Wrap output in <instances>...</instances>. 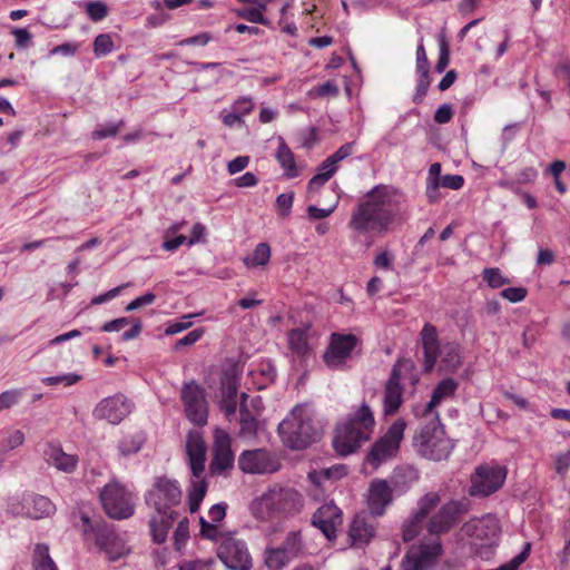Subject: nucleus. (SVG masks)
I'll list each match as a JSON object with an SVG mask.
<instances>
[{
	"instance_id": "nucleus-26",
	"label": "nucleus",
	"mask_w": 570,
	"mask_h": 570,
	"mask_svg": "<svg viewBox=\"0 0 570 570\" xmlns=\"http://www.w3.org/2000/svg\"><path fill=\"white\" fill-rule=\"evenodd\" d=\"M43 456L48 464L63 473L75 472L79 463L78 455L66 453L59 443H48Z\"/></svg>"
},
{
	"instance_id": "nucleus-10",
	"label": "nucleus",
	"mask_w": 570,
	"mask_h": 570,
	"mask_svg": "<svg viewBox=\"0 0 570 570\" xmlns=\"http://www.w3.org/2000/svg\"><path fill=\"white\" fill-rule=\"evenodd\" d=\"M184 414L196 426H204L208 420V402L205 390L196 381L187 382L180 391Z\"/></svg>"
},
{
	"instance_id": "nucleus-9",
	"label": "nucleus",
	"mask_w": 570,
	"mask_h": 570,
	"mask_svg": "<svg viewBox=\"0 0 570 570\" xmlns=\"http://www.w3.org/2000/svg\"><path fill=\"white\" fill-rule=\"evenodd\" d=\"M405 426L406 423L404 420H396L387 431L373 443L366 455L367 463L374 469H377L383 463L394 459L400 450Z\"/></svg>"
},
{
	"instance_id": "nucleus-17",
	"label": "nucleus",
	"mask_w": 570,
	"mask_h": 570,
	"mask_svg": "<svg viewBox=\"0 0 570 570\" xmlns=\"http://www.w3.org/2000/svg\"><path fill=\"white\" fill-rule=\"evenodd\" d=\"M440 539L429 544H421L417 549L410 550L401 562V570H429L442 554Z\"/></svg>"
},
{
	"instance_id": "nucleus-37",
	"label": "nucleus",
	"mask_w": 570,
	"mask_h": 570,
	"mask_svg": "<svg viewBox=\"0 0 570 570\" xmlns=\"http://www.w3.org/2000/svg\"><path fill=\"white\" fill-rule=\"evenodd\" d=\"M199 525H200L199 533H200L202 538L210 540V541L220 543L222 540L224 539V537L228 534V533H225L222 530H219L217 524L210 523L204 517L199 518Z\"/></svg>"
},
{
	"instance_id": "nucleus-55",
	"label": "nucleus",
	"mask_w": 570,
	"mask_h": 570,
	"mask_svg": "<svg viewBox=\"0 0 570 570\" xmlns=\"http://www.w3.org/2000/svg\"><path fill=\"white\" fill-rule=\"evenodd\" d=\"M156 295L151 292H148L139 297H136L132 299L127 306L125 307L126 312H132L136 311L142 306L150 305L155 302Z\"/></svg>"
},
{
	"instance_id": "nucleus-29",
	"label": "nucleus",
	"mask_w": 570,
	"mask_h": 570,
	"mask_svg": "<svg viewBox=\"0 0 570 570\" xmlns=\"http://www.w3.org/2000/svg\"><path fill=\"white\" fill-rule=\"evenodd\" d=\"M375 534L373 520L364 514L354 517L348 535L353 546L362 547L367 544Z\"/></svg>"
},
{
	"instance_id": "nucleus-61",
	"label": "nucleus",
	"mask_w": 570,
	"mask_h": 570,
	"mask_svg": "<svg viewBox=\"0 0 570 570\" xmlns=\"http://www.w3.org/2000/svg\"><path fill=\"white\" fill-rule=\"evenodd\" d=\"M227 504L224 502L214 504L208 511V518L210 523H219L226 515Z\"/></svg>"
},
{
	"instance_id": "nucleus-58",
	"label": "nucleus",
	"mask_w": 570,
	"mask_h": 570,
	"mask_svg": "<svg viewBox=\"0 0 570 570\" xmlns=\"http://www.w3.org/2000/svg\"><path fill=\"white\" fill-rule=\"evenodd\" d=\"M254 108V101L250 97H239L236 99L232 106V109L235 110L242 118L245 115H248Z\"/></svg>"
},
{
	"instance_id": "nucleus-63",
	"label": "nucleus",
	"mask_w": 570,
	"mask_h": 570,
	"mask_svg": "<svg viewBox=\"0 0 570 570\" xmlns=\"http://www.w3.org/2000/svg\"><path fill=\"white\" fill-rule=\"evenodd\" d=\"M129 324H130V318H128V317H119V318H116V320H112V321H109V322L105 323L101 326V331L102 332H120L121 330H124Z\"/></svg>"
},
{
	"instance_id": "nucleus-25",
	"label": "nucleus",
	"mask_w": 570,
	"mask_h": 570,
	"mask_svg": "<svg viewBox=\"0 0 570 570\" xmlns=\"http://www.w3.org/2000/svg\"><path fill=\"white\" fill-rule=\"evenodd\" d=\"M341 523L342 511L333 502L320 507L312 518V524L330 540L335 538L336 527Z\"/></svg>"
},
{
	"instance_id": "nucleus-40",
	"label": "nucleus",
	"mask_w": 570,
	"mask_h": 570,
	"mask_svg": "<svg viewBox=\"0 0 570 570\" xmlns=\"http://www.w3.org/2000/svg\"><path fill=\"white\" fill-rule=\"evenodd\" d=\"M346 474V468L344 465H336L330 469L323 470L321 473L312 472L308 474L309 480L316 484H321L322 479L331 480V479H340Z\"/></svg>"
},
{
	"instance_id": "nucleus-23",
	"label": "nucleus",
	"mask_w": 570,
	"mask_h": 570,
	"mask_svg": "<svg viewBox=\"0 0 570 570\" xmlns=\"http://www.w3.org/2000/svg\"><path fill=\"white\" fill-rule=\"evenodd\" d=\"M206 444L198 431H190L186 440V453L194 478L198 479L205 471Z\"/></svg>"
},
{
	"instance_id": "nucleus-33",
	"label": "nucleus",
	"mask_w": 570,
	"mask_h": 570,
	"mask_svg": "<svg viewBox=\"0 0 570 570\" xmlns=\"http://www.w3.org/2000/svg\"><path fill=\"white\" fill-rule=\"evenodd\" d=\"M32 570H58L46 543H37L32 552Z\"/></svg>"
},
{
	"instance_id": "nucleus-43",
	"label": "nucleus",
	"mask_w": 570,
	"mask_h": 570,
	"mask_svg": "<svg viewBox=\"0 0 570 570\" xmlns=\"http://www.w3.org/2000/svg\"><path fill=\"white\" fill-rule=\"evenodd\" d=\"M294 196V191L283 193L277 196L275 206L281 217L286 218L289 216Z\"/></svg>"
},
{
	"instance_id": "nucleus-3",
	"label": "nucleus",
	"mask_w": 570,
	"mask_h": 570,
	"mask_svg": "<svg viewBox=\"0 0 570 570\" xmlns=\"http://www.w3.org/2000/svg\"><path fill=\"white\" fill-rule=\"evenodd\" d=\"M375 425L373 411L362 403L348 414L345 422L336 425L333 446L342 456L354 453L373 434Z\"/></svg>"
},
{
	"instance_id": "nucleus-5",
	"label": "nucleus",
	"mask_w": 570,
	"mask_h": 570,
	"mask_svg": "<svg viewBox=\"0 0 570 570\" xmlns=\"http://www.w3.org/2000/svg\"><path fill=\"white\" fill-rule=\"evenodd\" d=\"M423 347V367L431 372L440 357V368L446 372H454L461 365L460 346L456 343H439L438 330L431 323L424 324L421 333Z\"/></svg>"
},
{
	"instance_id": "nucleus-41",
	"label": "nucleus",
	"mask_w": 570,
	"mask_h": 570,
	"mask_svg": "<svg viewBox=\"0 0 570 570\" xmlns=\"http://www.w3.org/2000/svg\"><path fill=\"white\" fill-rule=\"evenodd\" d=\"M114 50V41L109 33H100L94 40V53L97 58L105 57Z\"/></svg>"
},
{
	"instance_id": "nucleus-20",
	"label": "nucleus",
	"mask_w": 570,
	"mask_h": 570,
	"mask_svg": "<svg viewBox=\"0 0 570 570\" xmlns=\"http://www.w3.org/2000/svg\"><path fill=\"white\" fill-rule=\"evenodd\" d=\"M463 531L471 539L479 541L480 546L492 547L499 539L500 524L495 517L488 514L466 522L463 527Z\"/></svg>"
},
{
	"instance_id": "nucleus-31",
	"label": "nucleus",
	"mask_w": 570,
	"mask_h": 570,
	"mask_svg": "<svg viewBox=\"0 0 570 570\" xmlns=\"http://www.w3.org/2000/svg\"><path fill=\"white\" fill-rule=\"evenodd\" d=\"M458 389V383L453 379H444L434 387L430 402L424 407V414H435L434 409L448 397L454 395Z\"/></svg>"
},
{
	"instance_id": "nucleus-21",
	"label": "nucleus",
	"mask_w": 570,
	"mask_h": 570,
	"mask_svg": "<svg viewBox=\"0 0 570 570\" xmlns=\"http://www.w3.org/2000/svg\"><path fill=\"white\" fill-rule=\"evenodd\" d=\"M131 412V405L124 394H115L102 399L94 409L97 420H106L111 424L120 423Z\"/></svg>"
},
{
	"instance_id": "nucleus-36",
	"label": "nucleus",
	"mask_w": 570,
	"mask_h": 570,
	"mask_svg": "<svg viewBox=\"0 0 570 570\" xmlns=\"http://www.w3.org/2000/svg\"><path fill=\"white\" fill-rule=\"evenodd\" d=\"M271 258V247L267 243H259L252 256L244 258V264L248 267L265 266Z\"/></svg>"
},
{
	"instance_id": "nucleus-28",
	"label": "nucleus",
	"mask_w": 570,
	"mask_h": 570,
	"mask_svg": "<svg viewBox=\"0 0 570 570\" xmlns=\"http://www.w3.org/2000/svg\"><path fill=\"white\" fill-rule=\"evenodd\" d=\"M246 393H242L240 395V406H239V435L244 439H254L258 434V430L261 428V422L258 420L259 412L257 409L250 410L247 405Z\"/></svg>"
},
{
	"instance_id": "nucleus-64",
	"label": "nucleus",
	"mask_w": 570,
	"mask_h": 570,
	"mask_svg": "<svg viewBox=\"0 0 570 570\" xmlns=\"http://www.w3.org/2000/svg\"><path fill=\"white\" fill-rule=\"evenodd\" d=\"M453 117V110L452 107L448 104L441 105L435 114H434V120L438 124L444 125L448 124Z\"/></svg>"
},
{
	"instance_id": "nucleus-62",
	"label": "nucleus",
	"mask_w": 570,
	"mask_h": 570,
	"mask_svg": "<svg viewBox=\"0 0 570 570\" xmlns=\"http://www.w3.org/2000/svg\"><path fill=\"white\" fill-rule=\"evenodd\" d=\"M249 164L248 156H238L227 164V171L229 175H235L244 170Z\"/></svg>"
},
{
	"instance_id": "nucleus-18",
	"label": "nucleus",
	"mask_w": 570,
	"mask_h": 570,
	"mask_svg": "<svg viewBox=\"0 0 570 570\" xmlns=\"http://www.w3.org/2000/svg\"><path fill=\"white\" fill-rule=\"evenodd\" d=\"M234 466V453L232 451V439L227 432L216 429L214 433L213 458L209 463L212 475L223 474Z\"/></svg>"
},
{
	"instance_id": "nucleus-46",
	"label": "nucleus",
	"mask_w": 570,
	"mask_h": 570,
	"mask_svg": "<svg viewBox=\"0 0 570 570\" xmlns=\"http://www.w3.org/2000/svg\"><path fill=\"white\" fill-rule=\"evenodd\" d=\"M21 396L22 391L19 389L7 390L2 392L0 394V412L16 405Z\"/></svg>"
},
{
	"instance_id": "nucleus-38",
	"label": "nucleus",
	"mask_w": 570,
	"mask_h": 570,
	"mask_svg": "<svg viewBox=\"0 0 570 570\" xmlns=\"http://www.w3.org/2000/svg\"><path fill=\"white\" fill-rule=\"evenodd\" d=\"M281 548L286 551L293 559L296 558L303 549L301 532L291 531L282 543Z\"/></svg>"
},
{
	"instance_id": "nucleus-24",
	"label": "nucleus",
	"mask_w": 570,
	"mask_h": 570,
	"mask_svg": "<svg viewBox=\"0 0 570 570\" xmlns=\"http://www.w3.org/2000/svg\"><path fill=\"white\" fill-rule=\"evenodd\" d=\"M393 501V490L387 481L374 479L371 481L367 493V505L372 515L381 517Z\"/></svg>"
},
{
	"instance_id": "nucleus-22",
	"label": "nucleus",
	"mask_w": 570,
	"mask_h": 570,
	"mask_svg": "<svg viewBox=\"0 0 570 570\" xmlns=\"http://www.w3.org/2000/svg\"><path fill=\"white\" fill-rule=\"evenodd\" d=\"M12 511L16 514H21L27 518L39 520L52 515L56 511V505L47 497L39 494H27L22 497L21 508L18 509L12 505Z\"/></svg>"
},
{
	"instance_id": "nucleus-7",
	"label": "nucleus",
	"mask_w": 570,
	"mask_h": 570,
	"mask_svg": "<svg viewBox=\"0 0 570 570\" xmlns=\"http://www.w3.org/2000/svg\"><path fill=\"white\" fill-rule=\"evenodd\" d=\"M82 533L87 541H92L105 552L110 561H115L127 553L124 540L105 521H92L86 513H81Z\"/></svg>"
},
{
	"instance_id": "nucleus-32",
	"label": "nucleus",
	"mask_w": 570,
	"mask_h": 570,
	"mask_svg": "<svg viewBox=\"0 0 570 570\" xmlns=\"http://www.w3.org/2000/svg\"><path fill=\"white\" fill-rule=\"evenodd\" d=\"M276 159L282 166V168L285 170V175L288 178H294L298 176L294 154L292 153V150L286 145L283 138H279V145L276 151Z\"/></svg>"
},
{
	"instance_id": "nucleus-13",
	"label": "nucleus",
	"mask_w": 570,
	"mask_h": 570,
	"mask_svg": "<svg viewBox=\"0 0 570 570\" xmlns=\"http://www.w3.org/2000/svg\"><path fill=\"white\" fill-rule=\"evenodd\" d=\"M441 498L436 492H429L419 499L416 508L402 524V538L404 542H411L426 528V519L430 512L440 503Z\"/></svg>"
},
{
	"instance_id": "nucleus-52",
	"label": "nucleus",
	"mask_w": 570,
	"mask_h": 570,
	"mask_svg": "<svg viewBox=\"0 0 570 570\" xmlns=\"http://www.w3.org/2000/svg\"><path fill=\"white\" fill-rule=\"evenodd\" d=\"M122 125H124V121L120 120L117 124H109V125L102 126L92 132V138L96 140H101L107 137H115L118 134V131L120 130V128L122 127Z\"/></svg>"
},
{
	"instance_id": "nucleus-19",
	"label": "nucleus",
	"mask_w": 570,
	"mask_h": 570,
	"mask_svg": "<svg viewBox=\"0 0 570 570\" xmlns=\"http://www.w3.org/2000/svg\"><path fill=\"white\" fill-rule=\"evenodd\" d=\"M238 466L245 473L266 474L278 470L277 460L265 449L246 450L238 458Z\"/></svg>"
},
{
	"instance_id": "nucleus-16",
	"label": "nucleus",
	"mask_w": 570,
	"mask_h": 570,
	"mask_svg": "<svg viewBox=\"0 0 570 570\" xmlns=\"http://www.w3.org/2000/svg\"><path fill=\"white\" fill-rule=\"evenodd\" d=\"M466 505L462 501H450L443 504L436 513L426 519V530L432 535H440L449 532L458 522L459 517L464 513Z\"/></svg>"
},
{
	"instance_id": "nucleus-4",
	"label": "nucleus",
	"mask_w": 570,
	"mask_h": 570,
	"mask_svg": "<svg viewBox=\"0 0 570 570\" xmlns=\"http://www.w3.org/2000/svg\"><path fill=\"white\" fill-rule=\"evenodd\" d=\"M278 432L283 442L293 450L305 449L321 436V429L306 405L295 406L278 424Z\"/></svg>"
},
{
	"instance_id": "nucleus-34",
	"label": "nucleus",
	"mask_w": 570,
	"mask_h": 570,
	"mask_svg": "<svg viewBox=\"0 0 570 570\" xmlns=\"http://www.w3.org/2000/svg\"><path fill=\"white\" fill-rule=\"evenodd\" d=\"M207 488L208 483L204 479L191 481L187 495L190 513L198 511L200 503L206 495Z\"/></svg>"
},
{
	"instance_id": "nucleus-53",
	"label": "nucleus",
	"mask_w": 570,
	"mask_h": 570,
	"mask_svg": "<svg viewBox=\"0 0 570 570\" xmlns=\"http://www.w3.org/2000/svg\"><path fill=\"white\" fill-rule=\"evenodd\" d=\"M197 314H187V315H184L181 317L183 321L170 323L166 327L165 334L166 335H175V334H178V333L189 328L193 325V323L189 320L193 318Z\"/></svg>"
},
{
	"instance_id": "nucleus-42",
	"label": "nucleus",
	"mask_w": 570,
	"mask_h": 570,
	"mask_svg": "<svg viewBox=\"0 0 570 570\" xmlns=\"http://www.w3.org/2000/svg\"><path fill=\"white\" fill-rule=\"evenodd\" d=\"M482 277L492 288H499L510 284V279L503 276L501 271L497 267L484 268L482 272Z\"/></svg>"
},
{
	"instance_id": "nucleus-12",
	"label": "nucleus",
	"mask_w": 570,
	"mask_h": 570,
	"mask_svg": "<svg viewBox=\"0 0 570 570\" xmlns=\"http://www.w3.org/2000/svg\"><path fill=\"white\" fill-rule=\"evenodd\" d=\"M261 504L271 513L293 514L301 510L303 499L293 488L275 485L262 495Z\"/></svg>"
},
{
	"instance_id": "nucleus-51",
	"label": "nucleus",
	"mask_w": 570,
	"mask_h": 570,
	"mask_svg": "<svg viewBox=\"0 0 570 570\" xmlns=\"http://www.w3.org/2000/svg\"><path fill=\"white\" fill-rule=\"evenodd\" d=\"M439 47H440V53H439V59L435 65V71L439 73H442L445 70V68L449 66V62H450V48L444 38H442L440 40Z\"/></svg>"
},
{
	"instance_id": "nucleus-27",
	"label": "nucleus",
	"mask_w": 570,
	"mask_h": 570,
	"mask_svg": "<svg viewBox=\"0 0 570 570\" xmlns=\"http://www.w3.org/2000/svg\"><path fill=\"white\" fill-rule=\"evenodd\" d=\"M400 380L399 364H396L393 366L390 379L385 384L383 399L385 414H394L403 402V387Z\"/></svg>"
},
{
	"instance_id": "nucleus-30",
	"label": "nucleus",
	"mask_w": 570,
	"mask_h": 570,
	"mask_svg": "<svg viewBox=\"0 0 570 570\" xmlns=\"http://www.w3.org/2000/svg\"><path fill=\"white\" fill-rule=\"evenodd\" d=\"M309 326L293 328L287 334L291 352L297 357H305L312 352L309 344Z\"/></svg>"
},
{
	"instance_id": "nucleus-45",
	"label": "nucleus",
	"mask_w": 570,
	"mask_h": 570,
	"mask_svg": "<svg viewBox=\"0 0 570 570\" xmlns=\"http://www.w3.org/2000/svg\"><path fill=\"white\" fill-rule=\"evenodd\" d=\"M189 537V522L188 519L185 517L180 520H178V524L174 532V541L176 549H180L187 541Z\"/></svg>"
},
{
	"instance_id": "nucleus-57",
	"label": "nucleus",
	"mask_w": 570,
	"mask_h": 570,
	"mask_svg": "<svg viewBox=\"0 0 570 570\" xmlns=\"http://www.w3.org/2000/svg\"><path fill=\"white\" fill-rule=\"evenodd\" d=\"M441 187L449 188L452 190L460 189L463 184L464 179L461 175H444L441 176L440 179L436 180Z\"/></svg>"
},
{
	"instance_id": "nucleus-8",
	"label": "nucleus",
	"mask_w": 570,
	"mask_h": 570,
	"mask_svg": "<svg viewBox=\"0 0 570 570\" xmlns=\"http://www.w3.org/2000/svg\"><path fill=\"white\" fill-rule=\"evenodd\" d=\"M106 514L115 520L130 518L135 512L134 494L118 481H110L99 492Z\"/></svg>"
},
{
	"instance_id": "nucleus-11",
	"label": "nucleus",
	"mask_w": 570,
	"mask_h": 570,
	"mask_svg": "<svg viewBox=\"0 0 570 570\" xmlns=\"http://www.w3.org/2000/svg\"><path fill=\"white\" fill-rule=\"evenodd\" d=\"M217 557L229 570H250L253 567L246 542L233 533L225 535L218 544Z\"/></svg>"
},
{
	"instance_id": "nucleus-15",
	"label": "nucleus",
	"mask_w": 570,
	"mask_h": 570,
	"mask_svg": "<svg viewBox=\"0 0 570 570\" xmlns=\"http://www.w3.org/2000/svg\"><path fill=\"white\" fill-rule=\"evenodd\" d=\"M357 343L358 338L353 334L333 333L323 355L325 364L334 370L343 368Z\"/></svg>"
},
{
	"instance_id": "nucleus-47",
	"label": "nucleus",
	"mask_w": 570,
	"mask_h": 570,
	"mask_svg": "<svg viewBox=\"0 0 570 570\" xmlns=\"http://www.w3.org/2000/svg\"><path fill=\"white\" fill-rule=\"evenodd\" d=\"M80 375L75 373H68L63 375H57V376H47L42 379V382L46 385H57L62 383L66 386H70L76 384L80 380Z\"/></svg>"
},
{
	"instance_id": "nucleus-49",
	"label": "nucleus",
	"mask_w": 570,
	"mask_h": 570,
	"mask_svg": "<svg viewBox=\"0 0 570 570\" xmlns=\"http://www.w3.org/2000/svg\"><path fill=\"white\" fill-rule=\"evenodd\" d=\"M265 9V4H258V8L245 9L239 13V16L249 22L266 24V18L263 16V10Z\"/></svg>"
},
{
	"instance_id": "nucleus-56",
	"label": "nucleus",
	"mask_w": 570,
	"mask_h": 570,
	"mask_svg": "<svg viewBox=\"0 0 570 570\" xmlns=\"http://www.w3.org/2000/svg\"><path fill=\"white\" fill-rule=\"evenodd\" d=\"M129 285H130V283H126V284L119 285L115 288H111L104 294L97 295L91 299V304L99 305V304L109 302V301L114 299L115 297H117L121 293V291L127 288Z\"/></svg>"
},
{
	"instance_id": "nucleus-60",
	"label": "nucleus",
	"mask_w": 570,
	"mask_h": 570,
	"mask_svg": "<svg viewBox=\"0 0 570 570\" xmlns=\"http://www.w3.org/2000/svg\"><path fill=\"white\" fill-rule=\"evenodd\" d=\"M203 334H204V330L203 328L193 330L191 332H189L187 335H185L184 337L179 338L175 343V350L178 351L181 347L195 344L197 341L200 340Z\"/></svg>"
},
{
	"instance_id": "nucleus-35",
	"label": "nucleus",
	"mask_w": 570,
	"mask_h": 570,
	"mask_svg": "<svg viewBox=\"0 0 570 570\" xmlns=\"http://www.w3.org/2000/svg\"><path fill=\"white\" fill-rule=\"evenodd\" d=\"M265 564L269 570H281L287 566L293 558L281 547L266 549L264 556Z\"/></svg>"
},
{
	"instance_id": "nucleus-2",
	"label": "nucleus",
	"mask_w": 570,
	"mask_h": 570,
	"mask_svg": "<svg viewBox=\"0 0 570 570\" xmlns=\"http://www.w3.org/2000/svg\"><path fill=\"white\" fill-rule=\"evenodd\" d=\"M399 196L397 190L391 186H375L353 210L348 227L358 235L386 229L396 215Z\"/></svg>"
},
{
	"instance_id": "nucleus-14",
	"label": "nucleus",
	"mask_w": 570,
	"mask_h": 570,
	"mask_svg": "<svg viewBox=\"0 0 570 570\" xmlns=\"http://www.w3.org/2000/svg\"><path fill=\"white\" fill-rule=\"evenodd\" d=\"M507 470L500 465H481L471 476L469 490L472 497H488L497 492L504 483Z\"/></svg>"
},
{
	"instance_id": "nucleus-1",
	"label": "nucleus",
	"mask_w": 570,
	"mask_h": 570,
	"mask_svg": "<svg viewBox=\"0 0 570 570\" xmlns=\"http://www.w3.org/2000/svg\"><path fill=\"white\" fill-rule=\"evenodd\" d=\"M183 491L179 482L166 475L156 476L151 487L145 493L146 504L154 510L150 514V534L156 543H164L168 531L180 517L178 508L181 504Z\"/></svg>"
},
{
	"instance_id": "nucleus-50",
	"label": "nucleus",
	"mask_w": 570,
	"mask_h": 570,
	"mask_svg": "<svg viewBox=\"0 0 570 570\" xmlns=\"http://www.w3.org/2000/svg\"><path fill=\"white\" fill-rule=\"evenodd\" d=\"M238 382L235 376L227 375L222 381V399H236Z\"/></svg>"
},
{
	"instance_id": "nucleus-54",
	"label": "nucleus",
	"mask_w": 570,
	"mask_h": 570,
	"mask_svg": "<svg viewBox=\"0 0 570 570\" xmlns=\"http://www.w3.org/2000/svg\"><path fill=\"white\" fill-rule=\"evenodd\" d=\"M430 83H431L430 75H422V76L419 75L416 90L413 96V101L415 104L422 102L423 98L425 97V95L428 92Z\"/></svg>"
},
{
	"instance_id": "nucleus-59",
	"label": "nucleus",
	"mask_w": 570,
	"mask_h": 570,
	"mask_svg": "<svg viewBox=\"0 0 570 570\" xmlns=\"http://www.w3.org/2000/svg\"><path fill=\"white\" fill-rule=\"evenodd\" d=\"M500 295L511 303H519L525 298L527 289L524 287H508Z\"/></svg>"
},
{
	"instance_id": "nucleus-48",
	"label": "nucleus",
	"mask_w": 570,
	"mask_h": 570,
	"mask_svg": "<svg viewBox=\"0 0 570 570\" xmlns=\"http://www.w3.org/2000/svg\"><path fill=\"white\" fill-rule=\"evenodd\" d=\"M416 72L419 75H430V63L421 38L416 49Z\"/></svg>"
},
{
	"instance_id": "nucleus-44",
	"label": "nucleus",
	"mask_w": 570,
	"mask_h": 570,
	"mask_svg": "<svg viewBox=\"0 0 570 570\" xmlns=\"http://www.w3.org/2000/svg\"><path fill=\"white\" fill-rule=\"evenodd\" d=\"M86 11L92 21H101L108 14V7L102 1H89Z\"/></svg>"
},
{
	"instance_id": "nucleus-6",
	"label": "nucleus",
	"mask_w": 570,
	"mask_h": 570,
	"mask_svg": "<svg viewBox=\"0 0 570 570\" xmlns=\"http://www.w3.org/2000/svg\"><path fill=\"white\" fill-rule=\"evenodd\" d=\"M424 421L421 423L420 430L413 439V444L417 452L434 461L446 459L453 449L450 439L445 438L443 425L438 414L425 415L422 413Z\"/></svg>"
},
{
	"instance_id": "nucleus-39",
	"label": "nucleus",
	"mask_w": 570,
	"mask_h": 570,
	"mask_svg": "<svg viewBox=\"0 0 570 570\" xmlns=\"http://www.w3.org/2000/svg\"><path fill=\"white\" fill-rule=\"evenodd\" d=\"M24 442V434L21 430H9L0 441V451H11L21 446Z\"/></svg>"
}]
</instances>
